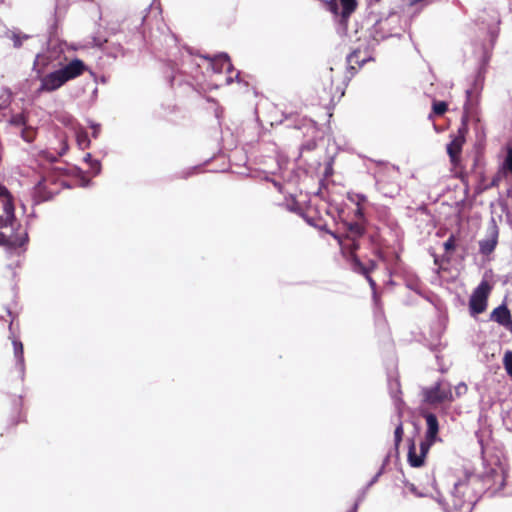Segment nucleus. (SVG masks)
Listing matches in <instances>:
<instances>
[{
  "mask_svg": "<svg viewBox=\"0 0 512 512\" xmlns=\"http://www.w3.org/2000/svg\"><path fill=\"white\" fill-rule=\"evenodd\" d=\"M12 197L7 188L0 185V245L10 249L23 248L28 243L27 231L20 229Z\"/></svg>",
  "mask_w": 512,
  "mask_h": 512,
  "instance_id": "f257e3e1",
  "label": "nucleus"
},
{
  "mask_svg": "<svg viewBox=\"0 0 512 512\" xmlns=\"http://www.w3.org/2000/svg\"><path fill=\"white\" fill-rule=\"evenodd\" d=\"M41 60L42 57L36 55L33 63V71L36 73V78L40 81L39 87L34 91L35 97H39L44 93L57 91L70 80L82 75L86 70L85 63L79 58H74L61 68L42 74V69L37 68Z\"/></svg>",
  "mask_w": 512,
  "mask_h": 512,
  "instance_id": "f03ea898",
  "label": "nucleus"
},
{
  "mask_svg": "<svg viewBox=\"0 0 512 512\" xmlns=\"http://www.w3.org/2000/svg\"><path fill=\"white\" fill-rule=\"evenodd\" d=\"M368 160L376 165L375 168H367L375 181L376 190L384 197L395 198L399 195L401 187L398 183L399 167L390 165L388 162L382 160Z\"/></svg>",
  "mask_w": 512,
  "mask_h": 512,
  "instance_id": "7ed1b4c3",
  "label": "nucleus"
},
{
  "mask_svg": "<svg viewBox=\"0 0 512 512\" xmlns=\"http://www.w3.org/2000/svg\"><path fill=\"white\" fill-rule=\"evenodd\" d=\"M357 7V0H326L325 8L333 15L336 32L344 37L348 32V22Z\"/></svg>",
  "mask_w": 512,
  "mask_h": 512,
  "instance_id": "20e7f679",
  "label": "nucleus"
},
{
  "mask_svg": "<svg viewBox=\"0 0 512 512\" xmlns=\"http://www.w3.org/2000/svg\"><path fill=\"white\" fill-rule=\"evenodd\" d=\"M365 225L366 224L359 221L344 222V235L329 232L335 239H337L341 251L344 255H346L347 259L350 258L351 255H356L355 251L358 250L360 246L358 240L366 232Z\"/></svg>",
  "mask_w": 512,
  "mask_h": 512,
  "instance_id": "39448f33",
  "label": "nucleus"
},
{
  "mask_svg": "<svg viewBox=\"0 0 512 512\" xmlns=\"http://www.w3.org/2000/svg\"><path fill=\"white\" fill-rule=\"evenodd\" d=\"M30 113L27 110L21 112L11 113L8 123L11 127L16 129V133L28 144H31L36 139L38 134V127L29 123Z\"/></svg>",
  "mask_w": 512,
  "mask_h": 512,
  "instance_id": "423d86ee",
  "label": "nucleus"
},
{
  "mask_svg": "<svg viewBox=\"0 0 512 512\" xmlns=\"http://www.w3.org/2000/svg\"><path fill=\"white\" fill-rule=\"evenodd\" d=\"M424 401L428 404H440L445 401H453V394L451 385L444 381L439 380L431 387L422 389Z\"/></svg>",
  "mask_w": 512,
  "mask_h": 512,
  "instance_id": "0eeeda50",
  "label": "nucleus"
},
{
  "mask_svg": "<svg viewBox=\"0 0 512 512\" xmlns=\"http://www.w3.org/2000/svg\"><path fill=\"white\" fill-rule=\"evenodd\" d=\"M484 83V74L482 72V68H479L477 73L474 75L471 87L467 88L465 91L466 101L464 103V113L463 118H468L472 115L476 109L478 104L480 92L483 88Z\"/></svg>",
  "mask_w": 512,
  "mask_h": 512,
  "instance_id": "6e6552de",
  "label": "nucleus"
},
{
  "mask_svg": "<svg viewBox=\"0 0 512 512\" xmlns=\"http://www.w3.org/2000/svg\"><path fill=\"white\" fill-rule=\"evenodd\" d=\"M491 289V285L486 280H482L474 289L469 299V312L471 316H476L486 310Z\"/></svg>",
  "mask_w": 512,
  "mask_h": 512,
  "instance_id": "1a4fd4ad",
  "label": "nucleus"
},
{
  "mask_svg": "<svg viewBox=\"0 0 512 512\" xmlns=\"http://www.w3.org/2000/svg\"><path fill=\"white\" fill-rule=\"evenodd\" d=\"M472 489L468 480H459L454 483L453 490L451 491L452 504L454 509L460 510L467 503L470 506V510L475 505L476 501L471 496Z\"/></svg>",
  "mask_w": 512,
  "mask_h": 512,
  "instance_id": "9d476101",
  "label": "nucleus"
},
{
  "mask_svg": "<svg viewBox=\"0 0 512 512\" xmlns=\"http://www.w3.org/2000/svg\"><path fill=\"white\" fill-rule=\"evenodd\" d=\"M506 481L504 468L500 463H496L494 467L487 469L483 475V482L488 490L497 492L501 490Z\"/></svg>",
  "mask_w": 512,
  "mask_h": 512,
  "instance_id": "9b49d317",
  "label": "nucleus"
},
{
  "mask_svg": "<svg viewBox=\"0 0 512 512\" xmlns=\"http://www.w3.org/2000/svg\"><path fill=\"white\" fill-rule=\"evenodd\" d=\"M348 263L353 272L363 275L366 278L373 290V293L375 294L376 282L370 276V272L376 267V262L374 260H370L369 265H365L357 255H351V257L348 258Z\"/></svg>",
  "mask_w": 512,
  "mask_h": 512,
  "instance_id": "f8f14e48",
  "label": "nucleus"
},
{
  "mask_svg": "<svg viewBox=\"0 0 512 512\" xmlns=\"http://www.w3.org/2000/svg\"><path fill=\"white\" fill-rule=\"evenodd\" d=\"M468 118L462 117V127L458 130V135L454 136V138L447 144L446 150L450 157V160L453 164H455L460 157V153L462 150V146L465 142V133L467 132L466 120Z\"/></svg>",
  "mask_w": 512,
  "mask_h": 512,
  "instance_id": "ddd939ff",
  "label": "nucleus"
},
{
  "mask_svg": "<svg viewBox=\"0 0 512 512\" xmlns=\"http://www.w3.org/2000/svg\"><path fill=\"white\" fill-rule=\"evenodd\" d=\"M498 227L494 218H491L487 227V235L479 241V251L483 255L492 253L498 241Z\"/></svg>",
  "mask_w": 512,
  "mask_h": 512,
  "instance_id": "4468645a",
  "label": "nucleus"
},
{
  "mask_svg": "<svg viewBox=\"0 0 512 512\" xmlns=\"http://www.w3.org/2000/svg\"><path fill=\"white\" fill-rule=\"evenodd\" d=\"M476 24L479 27L481 34H485L488 37L490 49H492L499 34V20L496 18H491V20H488L485 16H481L477 19Z\"/></svg>",
  "mask_w": 512,
  "mask_h": 512,
  "instance_id": "2eb2a0df",
  "label": "nucleus"
},
{
  "mask_svg": "<svg viewBox=\"0 0 512 512\" xmlns=\"http://www.w3.org/2000/svg\"><path fill=\"white\" fill-rule=\"evenodd\" d=\"M9 331L13 335V320L9 324ZM12 339L13 353L15 358V367L20 374L21 380L25 377V360H24V347L23 343L19 340L10 336Z\"/></svg>",
  "mask_w": 512,
  "mask_h": 512,
  "instance_id": "dca6fc26",
  "label": "nucleus"
},
{
  "mask_svg": "<svg viewBox=\"0 0 512 512\" xmlns=\"http://www.w3.org/2000/svg\"><path fill=\"white\" fill-rule=\"evenodd\" d=\"M490 320L503 326L506 330L512 331V316L505 303H502L491 312Z\"/></svg>",
  "mask_w": 512,
  "mask_h": 512,
  "instance_id": "f3484780",
  "label": "nucleus"
},
{
  "mask_svg": "<svg viewBox=\"0 0 512 512\" xmlns=\"http://www.w3.org/2000/svg\"><path fill=\"white\" fill-rule=\"evenodd\" d=\"M205 59H209L211 61L212 68L216 73H222L224 69H226L227 73L234 70L230 57L227 53L222 52L214 58L205 57Z\"/></svg>",
  "mask_w": 512,
  "mask_h": 512,
  "instance_id": "a211bd4d",
  "label": "nucleus"
},
{
  "mask_svg": "<svg viewBox=\"0 0 512 512\" xmlns=\"http://www.w3.org/2000/svg\"><path fill=\"white\" fill-rule=\"evenodd\" d=\"M422 416L424 417L427 426L425 434L426 438L429 440L441 441V439L438 437L439 422L437 416L431 412H424Z\"/></svg>",
  "mask_w": 512,
  "mask_h": 512,
  "instance_id": "6ab92c4d",
  "label": "nucleus"
},
{
  "mask_svg": "<svg viewBox=\"0 0 512 512\" xmlns=\"http://www.w3.org/2000/svg\"><path fill=\"white\" fill-rule=\"evenodd\" d=\"M475 437L480 446V452H481L483 464H485V462H486L485 453H486V448L488 446L489 439H490V432L487 430H479V431L475 432Z\"/></svg>",
  "mask_w": 512,
  "mask_h": 512,
  "instance_id": "aec40b11",
  "label": "nucleus"
},
{
  "mask_svg": "<svg viewBox=\"0 0 512 512\" xmlns=\"http://www.w3.org/2000/svg\"><path fill=\"white\" fill-rule=\"evenodd\" d=\"M424 459L420 454L416 453L415 444L412 442L408 450V462L411 467H421L424 464Z\"/></svg>",
  "mask_w": 512,
  "mask_h": 512,
  "instance_id": "412c9836",
  "label": "nucleus"
},
{
  "mask_svg": "<svg viewBox=\"0 0 512 512\" xmlns=\"http://www.w3.org/2000/svg\"><path fill=\"white\" fill-rule=\"evenodd\" d=\"M84 162H86L90 166V171L93 176H97L101 172V163L97 159H93L90 153H86L83 158Z\"/></svg>",
  "mask_w": 512,
  "mask_h": 512,
  "instance_id": "4be33fe9",
  "label": "nucleus"
},
{
  "mask_svg": "<svg viewBox=\"0 0 512 512\" xmlns=\"http://www.w3.org/2000/svg\"><path fill=\"white\" fill-rule=\"evenodd\" d=\"M12 99L11 91L6 87L0 88V111L9 107Z\"/></svg>",
  "mask_w": 512,
  "mask_h": 512,
  "instance_id": "5701e85b",
  "label": "nucleus"
},
{
  "mask_svg": "<svg viewBox=\"0 0 512 512\" xmlns=\"http://www.w3.org/2000/svg\"><path fill=\"white\" fill-rule=\"evenodd\" d=\"M499 168L502 169L507 174H512V146L508 145L506 147V156L503 162L500 164Z\"/></svg>",
  "mask_w": 512,
  "mask_h": 512,
  "instance_id": "b1692460",
  "label": "nucleus"
},
{
  "mask_svg": "<svg viewBox=\"0 0 512 512\" xmlns=\"http://www.w3.org/2000/svg\"><path fill=\"white\" fill-rule=\"evenodd\" d=\"M77 144L81 149H87L90 147L91 141L89 139L88 133L84 129H80L76 133Z\"/></svg>",
  "mask_w": 512,
  "mask_h": 512,
  "instance_id": "393cba45",
  "label": "nucleus"
},
{
  "mask_svg": "<svg viewBox=\"0 0 512 512\" xmlns=\"http://www.w3.org/2000/svg\"><path fill=\"white\" fill-rule=\"evenodd\" d=\"M5 37L11 39L13 41V47L18 49L22 46V41L28 39L30 36L9 30V36Z\"/></svg>",
  "mask_w": 512,
  "mask_h": 512,
  "instance_id": "a878e982",
  "label": "nucleus"
},
{
  "mask_svg": "<svg viewBox=\"0 0 512 512\" xmlns=\"http://www.w3.org/2000/svg\"><path fill=\"white\" fill-rule=\"evenodd\" d=\"M389 391L391 397L395 400V404L398 405V402H402L400 398H398V394L401 393L400 383L397 379L389 380Z\"/></svg>",
  "mask_w": 512,
  "mask_h": 512,
  "instance_id": "bb28decb",
  "label": "nucleus"
},
{
  "mask_svg": "<svg viewBox=\"0 0 512 512\" xmlns=\"http://www.w3.org/2000/svg\"><path fill=\"white\" fill-rule=\"evenodd\" d=\"M347 199L356 206H362L363 203L367 202V196L362 193H348Z\"/></svg>",
  "mask_w": 512,
  "mask_h": 512,
  "instance_id": "cd10ccee",
  "label": "nucleus"
},
{
  "mask_svg": "<svg viewBox=\"0 0 512 512\" xmlns=\"http://www.w3.org/2000/svg\"><path fill=\"white\" fill-rule=\"evenodd\" d=\"M507 175L502 169L498 168L496 174L492 177L491 182L487 185L486 189L498 187L503 178Z\"/></svg>",
  "mask_w": 512,
  "mask_h": 512,
  "instance_id": "c85d7f7f",
  "label": "nucleus"
},
{
  "mask_svg": "<svg viewBox=\"0 0 512 512\" xmlns=\"http://www.w3.org/2000/svg\"><path fill=\"white\" fill-rule=\"evenodd\" d=\"M503 365L506 373L512 377V351L507 350L503 357Z\"/></svg>",
  "mask_w": 512,
  "mask_h": 512,
  "instance_id": "c756f323",
  "label": "nucleus"
},
{
  "mask_svg": "<svg viewBox=\"0 0 512 512\" xmlns=\"http://www.w3.org/2000/svg\"><path fill=\"white\" fill-rule=\"evenodd\" d=\"M432 109H433L434 114L440 116V115H443L447 111L448 105L444 101H434Z\"/></svg>",
  "mask_w": 512,
  "mask_h": 512,
  "instance_id": "7c9ffc66",
  "label": "nucleus"
},
{
  "mask_svg": "<svg viewBox=\"0 0 512 512\" xmlns=\"http://www.w3.org/2000/svg\"><path fill=\"white\" fill-rule=\"evenodd\" d=\"M359 51L358 50H354L352 51L348 56H347V62L349 64L355 62L357 63L360 67L363 66L366 62H367V59L364 58V59H359Z\"/></svg>",
  "mask_w": 512,
  "mask_h": 512,
  "instance_id": "2f4dec72",
  "label": "nucleus"
},
{
  "mask_svg": "<svg viewBox=\"0 0 512 512\" xmlns=\"http://www.w3.org/2000/svg\"><path fill=\"white\" fill-rule=\"evenodd\" d=\"M403 425L402 423L400 422L396 428H395V431H394V445H395V448L398 449L401 441H402V437H403Z\"/></svg>",
  "mask_w": 512,
  "mask_h": 512,
  "instance_id": "473e14b6",
  "label": "nucleus"
},
{
  "mask_svg": "<svg viewBox=\"0 0 512 512\" xmlns=\"http://www.w3.org/2000/svg\"><path fill=\"white\" fill-rule=\"evenodd\" d=\"M437 441L438 440H429L425 437V440L420 443V455L425 458L430 447Z\"/></svg>",
  "mask_w": 512,
  "mask_h": 512,
  "instance_id": "72a5a7b5",
  "label": "nucleus"
},
{
  "mask_svg": "<svg viewBox=\"0 0 512 512\" xmlns=\"http://www.w3.org/2000/svg\"><path fill=\"white\" fill-rule=\"evenodd\" d=\"M403 483H404V485L408 488V490H409L412 494H414L415 496H417V497H425V496H426V494H424V493L420 492V491L417 489V487H416L413 483L409 482L407 479H404V480H403Z\"/></svg>",
  "mask_w": 512,
  "mask_h": 512,
  "instance_id": "f704fd0d",
  "label": "nucleus"
},
{
  "mask_svg": "<svg viewBox=\"0 0 512 512\" xmlns=\"http://www.w3.org/2000/svg\"><path fill=\"white\" fill-rule=\"evenodd\" d=\"M354 216L357 219V221L367 224L368 220L365 216V212L362 206H356V210L354 212Z\"/></svg>",
  "mask_w": 512,
  "mask_h": 512,
  "instance_id": "c9c22d12",
  "label": "nucleus"
},
{
  "mask_svg": "<svg viewBox=\"0 0 512 512\" xmlns=\"http://www.w3.org/2000/svg\"><path fill=\"white\" fill-rule=\"evenodd\" d=\"M456 239L453 234L449 236V238L444 242V249L446 252L453 251L456 247Z\"/></svg>",
  "mask_w": 512,
  "mask_h": 512,
  "instance_id": "e433bc0d",
  "label": "nucleus"
},
{
  "mask_svg": "<svg viewBox=\"0 0 512 512\" xmlns=\"http://www.w3.org/2000/svg\"><path fill=\"white\" fill-rule=\"evenodd\" d=\"M105 43H107V40L99 36H92L91 41L89 42L93 47L98 48H102Z\"/></svg>",
  "mask_w": 512,
  "mask_h": 512,
  "instance_id": "4c0bfd02",
  "label": "nucleus"
},
{
  "mask_svg": "<svg viewBox=\"0 0 512 512\" xmlns=\"http://www.w3.org/2000/svg\"><path fill=\"white\" fill-rule=\"evenodd\" d=\"M88 124L90 126V128L93 130L92 131V137L93 138H97L99 136V133H100V130H101V125L99 123H96L92 120H88Z\"/></svg>",
  "mask_w": 512,
  "mask_h": 512,
  "instance_id": "58836bf2",
  "label": "nucleus"
},
{
  "mask_svg": "<svg viewBox=\"0 0 512 512\" xmlns=\"http://www.w3.org/2000/svg\"><path fill=\"white\" fill-rule=\"evenodd\" d=\"M467 392V385L463 382L459 383L456 387H455V393L458 397H460L461 395L465 394Z\"/></svg>",
  "mask_w": 512,
  "mask_h": 512,
  "instance_id": "ea45409f",
  "label": "nucleus"
},
{
  "mask_svg": "<svg viewBox=\"0 0 512 512\" xmlns=\"http://www.w3.org/2000/svg\"><path fill=\"white\" fill-rule=\"evenodd\" d=\"M39 55L42 57V60H41L40 64L37 66V68L38 69H42V74H43L44 71H45L46 66L49 63V59L45 55H42V54H39Z\"/></svg>",
  "mask_w": 512,
  "mask_h": 512,
  "instance_id": "a19ab883",
  "label": "nucleus"
},
{
  "mask_svg": "<svg viewBox=\"0 0 512 512\" xmlns=\"http://www.w3.org/2000/svg\"><path fill=\"white\" fill-rule=\"evenodd\" d=\"M287 208L291 212H295V213L302 215L299 204L296 201H293V203L288 205Z\"/></svg>",
  "mask_w": 512,
  "mask_h": 512,
  "instance_id": "79ce46f5",
  "label": "nucleus"
},
{
  "mask_svg": "<svg viewBox=\"0 0 512 512\" xmlns=\"http://www.w3.org/2000/svg\"><path fill=\"white\" fill-rule=\"evenodd\" d=\"M381 476V472H377L372 478L371 480L367 483L366 485V489H370V487H372L377 481L378 479L380 478Z\"/></svg>",
  "mask_w": 512,
  "mask_h": 512,
  "instance_id": "37998d69",
  "label": "nucleus"
},
{
  "mask_svg": "<svg viewBox=\"0 0 512 512\" xmlns=\"http://www.w3.org/2000/svg\"><path fill=\"white\" fill-rule=\"evenodd\" d=\"M4 36H9V29L4 23L0 22V38H4Z\"/></svg>",
  "mask_w": 512,
  "mask_h": 512,
  "instance_id": "c03bdc74",
  "label": "nucleus"
},
{
  "mask_svg": "<svg viewBox=\"0 0 512 512\" xmlns=\"http://www.w3.org/2000/svg\"><path fill=\"white\" fill-rule=\"evenodd\" d=\"M122 53V47L120 45H117L115 48H114V51L111 52V53H108L109 56L113 57V58H116L119 54Z\"/></svg>",
  "mask_w": 512,
  "mask_h": 512,
  "instance_id": "a18cd8bd",
  "label": "nucleus"
},
{
  "mask_svg": "<svg viewBox=\"0 0 512 512\" xmlns=\"http://www.w3.org/2000/svg\"><path fill=\"white\" fill-rule=\"evenodd\" d=\"M234 80H236L237 82H240V81H241V80H240V71H238V72L236 73L235 78L230 77V76H229V77H227V79H226V83H227V84H231Z\"/></svg>",
  "mask_w": 512,
  "mask_h": 512,
  "instance_id": "49530a36",
  "label": "nucleus"
},
{
  "mask_svg": "<svg viewBox=\"0 0 512 512\" xmlns=\"http://www.w3.org/2000/svg\"><path fill=\"white\" fill-rule=\"evenodd\" d=\"M369 489H366V486L361 490V493L359 494L356 502L360 503L361 501H363V499L365 498V495H366V492L368 491Z\"/></svg>",
  "mask_w": 512,
  "mask_h": 512,
  "instance_id": "de8ad7c7",
  "label": "nucleus"
},
{
  "mask_svg": "<svg viewBox=\"0 0 512 512\" xmlns=\"http://www.w3.org/2000/svg\"><path fill=\"white\" fill-rule=\"evenodd\" d=\"M304 219H305V221H306L309 225L314 226V227H318L319 229H322V227H321V226H318V225L314 222V219H313V218H310V217H308V216H304Z\"/></svg>",
  "mask_w": 512,
  "mask_h": 512,
  "instance_id": "09e8293b",
  "label": "nucleus"
},
{
  "mask_svg": "<svg viewBox=\"0 0 512 512\" xmlns=\"http://www.w3.org/2000/svg\"><path fill=\"white\" fill-rule=\"evenodd\" d=\"M92 184V181L90 179H87L85 177L82 178L81 180V187H89L90 185Z\"/></svg>",
  "mask_w": 512,
  "mask_h": 512,
  "instance_id": "8fccbe9b",
  "label": "nucleus"
},
{
  "mask_svg": "<svg viewBox=\"0 0 512 512\" xmlns=\"http://www.w3.org/2000/svg\"><path fill=\"white\" fill-rule=\"evenodd\" d=\"M108 81L107 77L102 75L100 77H95V82L96 83H102V84H106Z\"/></svg>",
  "mask_w": 512,
  "mask_h": 512,
  "instance_id": "3c124183",
  "label": "nucleus"
},
{
  "mask_svg": "<svg viewBox=\"0 0 512 512\" xmlns=\"http://www.w3.org/2000/svg\"><path fill=\"white\" fill-rule=\"evenodd\" d=\"M271 183L273 184V186L279 191V192H282V184L279 182V181H276V180H271Z\"/></svg>",
  "mask_w": 512,
  "mask_h": 512,
  "instance_id": "603ef678",
  "label": "nucleus"
},
{
  "mask_svg": "<svg viewBox=\"0 0 512 512\" xmlns=\"http://www.w3.org/2000/svg\"><path fill=\"white\" fill-rule=\"evenodd\" d=\"M359 503L355 502V504L352 506V508L348 512H357Z\"/></svg>",
  "mask_w": 512,
  "mask_h": 512,
  "instance_id": "864d4df0",
  "label": "nucleus"
},
{
  "mask_svg": "<svg viewBox=\"0 0 512 512\" xmlns=\"http://www.w3.org/2000/svg\"><path fill=\"white\" fill-rule=\"evenodd\" d=\"M314 143H308L306 145H303V149H308V150H311L314 148Z\"/></svg>",
  "mask_w": 512,
  "mask_h": 512,
  "instance_id": "5fc2aeb1",
  "label": "nucleus"
},
{
  "mask_svg": "<svg viewBox=\"0 0 512 512\" xmlns=\"http://www.w3.org/2000/svg\"><path fill=\"white\" fill-rule=\"evenodd\" d=\"M487 55V48L484 47V56H483V65L488 61Z\"/></svg>",
  "mask_w": 512,
  "mask_h": 512,
  "instance_id": "6e6d98bb",
  "label": "nucleus"
},
{
  "mask_svg": "<svg viewBox=\"0 0 512 512\" xmlns=\"http://www.w3.org/2000/svg\"><path fill=\"white\" fill-rule=\"evenodd\" d=\"M389 461H390V456H389V455H387V456L384 458L382 465L386 466V465L389 463Z\"/></svg>",
  "mask_w": 512,
  "mask_h": 512,
  "instance_id": "4d7b16f0",
  "label": "nucleus"
},
{
  "mask_svg": "<svg viewBox=\"0 0 512 512\" xmlns=\"http://www.w3.org/2000/svg\"><path fill=\"white\" fill-rule=\"evenodd\" d=\"M378 25H380V23H377V24L374 26L375 34H377V32H378V30H377V29H378ZM374 38H375L376 40H378L377 35H374Z\"/></svg>",
  "mask_w": 512,
  "mask_h": 512,
  "instance_id": "13d9d810",
  "label": "nucleus"
},
{
  "mask_svg": "<svg viewBox=\"0 0 512 512\" xmlns=\"http://www.w3.org/2000/svg\"><path fill=\"white\" fill-rule=\"evenodd\" d=\"M263 180L271 182V180H273V179L270 178V176L268 174H265L264 177H263Z\"/></svg>",
  "mask_w": 512,
  "mask_h": 512,
  "instance_id": "bf43d9fd",
  "label": "nucleus"
},
{
  "mask_svg": "<svg viewBox=\"0 0 512 512\" xmlns=\"http://www.w3.org/2000/svg\"><path fill=\"white\" fill-rule=\"evenodd\" d=\"M54 30H55V26H52V27L50 28V31H49L50 37H52V36H53V34H54Z\"/></svg>",
  "mask_w": 512,
  "mask_h": 512,
  "instance_id": "052dcab7",
  "label": "nucleus"
},
{
  "mask_svg": "<svg viewBox=\"0 0 512 512\" xmlns=\"http://www.w3.org/2000/svg\"><path fill=\"white\" fill-rule=\"evenodd\" d=\"M385 467L384 465H381L380 469L378 470V472H381V475L384 473L385 471Z\"/></svg>",
  "mask_w": 512,
  "mask_h": 512,
  "instance_id": "680f3d73",
  "label": "nucleus"
},
{
  "mask_svg": "<svg viewBox=\"0 0 512 512\" xmlns=\"http://www.w3.org/2000/svg\"><path fill=\"white\" fill-rule=\"evenodd\" d=\"M388 36H389V35H385V34H383V35H380L379 37H380V39H385V38H387Z\"/></svg>",
  "mask_w": 512,
  "mask_h": 512,
  "instance_id": "e2e57ef3",
  "label": "nucleus"
},
{
  "mask_svg": "<svg viewBox=\"0 0 512 512\" xmlns=\"http://www.w3.org/2000/svg\"><path fill=\"white\" fill-rule=\"evenodd\" d=\"M7 313H8L9 316L13 317L11 310L8 309Z\"/></svg>",
  "mask_w": 512,
  "mask_h": 512,
  "instance_id": "0e129e2a",
  "label": "nucleus"
},
{
  "mask_svg": "<svg viewBox=\"0 0 512 512\" xmlns=\"http://www.w3.org/2000/svg\"><path fill=\"white\" fill-rule=\"evenodd\" d=\"M96 94H97V88L94 89V91H93V95H96Z\"/></svg>",
  "mask_w": 512,
  "mask_h": 512,
  "instance_id": "69168bd1",
  "label": "nucleus"
},
{
  "mask_svg": "<svg viewBox=\"0 0 512 512\" xmlns=\"http://www.w3.org/2000/svg\"><path fill=\"white\" fill-rule=\"evenodd\" d=\"M41 201H42V199H36V200H35V202H36V203H39V202H41Z\"/></svg>",
  "mask_w": 512,
  "mask_h": 512,
  "instance_id": "338daca9",
  "label": "nucleus"
}]
</instances>
